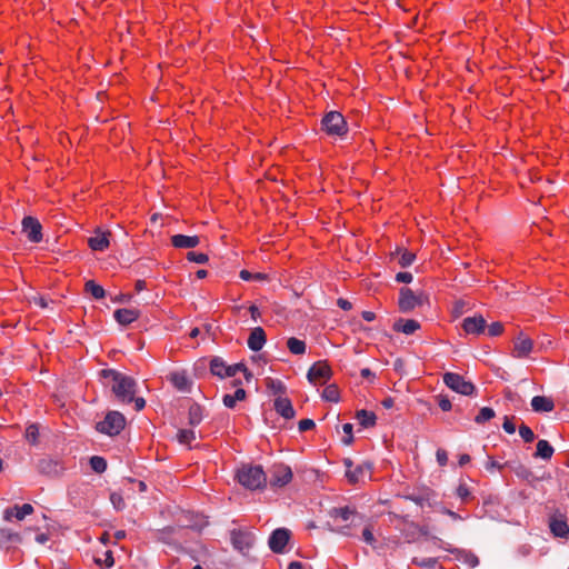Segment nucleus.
<instances>
[{
    "label": "nucleus",
    "instance_id": "obj_1",
    "mask_svg": "<svg viewBox=\"0 0 569 569\" xmlns=\"http://www.w3.org/2000/svg\"><path fill=\"white\" fill-rule=\"evenodd\" d=\"M100 376L111 387V391L118 401L122 403L132 402L137 392V382L133 378L114 369H103L100 371Z\"/></svg>",
    "mask_w": 569,
    "mask_h": 569
},
{
    "label": "nucleus",
    "instance_id": "obj_2",
    "mask_svg": "<svg viewBox=\"0 0 569 569\" xmlns=\"http://www.w3.org/2000/svg\"><path fill=\"white\" fill-rule=\"evenodd\" d=\"M237 479L240 485L249 490L261 489L267 483V477L261 466L242 465L237 470Z\"/></svg>",
    "mask_w": 569,
    "mask_h": 569
},
{
    "label": "nucleus",
    "instance_id": "obj_3",
    "mask_svg": "<svg viewBox=\"0 0 569 569\" xmlns=\"http://www.w3.org/2000/svg\"><path fill=\"white\" fill-rule=\"evenodd\" d=\"M126 426V418L119 411H109L96 426L97 431L110 437L119 435Z\"/></svg>",
    "mask_w": 569,
    "mask_h": 569
},
{
    "label": "nucleus",
    "instance_id": "obj_4",
    "mask_svg": "<svg viewBox=\"0 0 569 569\" xmlns=\"http://www.w3.org/2000/svg\"><path fill=\"white\" fill-rule=\"evenodd\" d=\"M322 129L330 136L342 137L347 133V123L340 112L331 111L322 119Z\"/></svg>",
    "mask_w": 569,
    "mask_h": 569
},
{
    "label": "nucleus",
    "instance_id": "obj_5",
    "mask_svg": "<svg viewBox=\"0 0 569 569\" xmlns=\"http://www.w3.org/2000/svg\"><path fill=\"white\" fill-rule=\"evenodd\" d=\"M443 382L448 388L463 396H471L476 390L471 381H467L462 376L453 372L445 373Z\"/></svg>",
    "mask_w": 569,
    "mask_h": 569
},
{
    "label": "nucleus",
    "instance_id": "obj_6",
    "mask_svg": "<svg viewBox=\"0 0 569 569\" xmlns=\"http://www.w3.org/2000/svg\"><path fill=\"white\" fill-rule=\"evenodd\" d=\"M332 376V370L327 363V361H317L315 362L308 370L307 379L312 385H323L326 383Z\"/></svg>",
    "mask_w": 569,
    "mask_h": 569
},
{
    "label": "nucleus",
    "instance_id": "obj_7",
    "mask_svg": "<svg viewBox=\"0 0 569 569\" xmlns=\"http://www.w3.org/2000/svg\"><path fill=\"white\" fill-rule=\"evenodd\" d=\"M406 500L412 501L419 507H435L437 505V493L430 488H421L403 496Z\"/></svg>",
    "mask_w": 569,
    "mask_h": 569
},
{
    "label": "nucleus",
    "instance_id": "obj_8",
    "mask_svg": "<svg viewBox=\"0 0 569 569\" xmlns=\"http://www.w3.org/2000/svg\"><path fill=\"white\" fill-rule=\"evenodd\" d=\"M231 541L236 549L244 553L253 547L256 536L250 531L233 530L231 532Z\"/></svg>",
    "mask_w": 569,
    "mask_h": 569
},
{
    "label": "nucleus",
    "instance_id": "obj_9",
    "mask_svg": "<svg viewBox=\"0 0 569 569\" xmlns=\"http://www.w3.org/2000/svg\"><path fill=\"white\" fill-rule=\"evenodd\" d=\"M291 532L287 528H278L269 537L268 546L274 553H282L290 539Z\"/></svg>",
    "mask_w": 569,
    "mask_h": 569
},
{
    "label": "nucleus",
    "instance_id": "obj_10",
    "mask_svg": "<svg viewBox=\"0 0 569 569\" xmlns=\"http://www.w3.org/2000/svg\"><path fill=\"white\" fill-rule=\"evenodd\" d=\"M37 469L41 475L53 478L60 476L64 467L58 459L44 457L38 461Z\"/></svg>",
    "mask_w": 569,
    "mask_h": 569
},
{
    "label": "nucleus",
    "instance_id": "obj_11",
    "mask_svg": "<svg viewBox=\"0 0 569 569\" xmlns=\"http://www.w3.org/2000/svg\"><path fill=\"white\" fill-rule=\"evenodd\" d=\"M203 237L199 236H184V234H173L170 237L171 244L176 249H192L198 246H207L203 242Z\"/></svg>",
    "mask_w": 569,
    "mask_h": 569
},
{
    "label": "nucleus",
    "instance_id": "obj_12",
    "mask_svg": "<svg viewBox=\"0 0 569 569\" xmlns=\"http://www.w3.org/2000/svg\"><path fill=\"white\" fill-rule=\"evenodd\" d=\"M42 227L38 219L33 217H24L22 220V231L32 242H39L42 239Z\"/></svg>",
    "mask_w": 569,
    "mask_h": 569
},
{
    "label": "nucleus",
    "instance_id": "obj_13",
    "mask_svg": "<svg viewBox=\"0 0 569 569\" xmlns=\"http://www.w3.org/2000/svg\"><path fill=\"white\" fill-rule=\"evenodd\" d=\"M292 479V470L289 466L278 465L273 467L270 486L271 487H283L288 485Z\"/></svg>",
    "mask_w": 569,
    "mask_h": 569
},
{
    "label": "nucleus",
    "instance_id": "obj_14",
    "mask_svg": "<svg viewBox=\"0 0 569 569\" xmlns=\"http://www.w3.org/2000/svg\"><path fill=\"white\" fill-rule=\"evenodd\" d=\"M398 306L401 312L408 313L416 307H419V301L416 299V295L410 288L402 287L399 291Z\"/></svg>",
    "mask_w": 569,
    "mask_h": 569
},
{
    "label": "nucleus",
    "instance_id": "obj_15",
    "mask_svg": "<svg viewBox=\"0 0 569 569\" xmlns=\"http://www.w3.org/2000/svg\"><path fill=\"white\" fill-rule=\"evenodd\" d=\"M167 378L178 391H191L192 380L188 377L184 370L172 371L168 375Z\"/></svg>",
    "mask_w": 569,
    "mask_h": 569
},
{
    "label": "nucleus",
    "instance_id": "obj_16",
    "mask_svg": "<svg viewBox=\"0 0 569 569\" xmlns=\"http://www.w3.org/2000/svg\"><path fill=\"white\" fill-rule=\"evenodd\" d=\"M532 349L533 341L520 332L513 342L512 356L515 358H525L532 351Z\"/></svg>",
    "mask_w": 569,
    "mask_h": 569
},
{
    "label": "nucleus",
    "instance_id": "obj_17",
    "mask_svg": "<svg viewBox=\"0 0 569 569\" xmlns=\"http://www.w3.org/2000/svg\"><path fill=\"white\" fill-rule=\"evenodd\" d=\"M487 322L482 316L467 317L462 320L461 327L468 335H480L485 331Z\"/></svg>",
    "mask_w": 569,
    "mask_h": 569
},
{
    "label": "nucleus",
    "instance_id": "obj_18",
    "mask_svg": "<svg viewBox=\"0 0 569 569\" xmlns=\"http://www.w3.org/2000/svg\"><path fill=\"white\" fill-rule=\"evenodd\" d=\"M33 512V507L30 503H24L22 506H13L12 508H7L3 511V519L6 521H11L12 518L17 520H23L27 516Z\"/></svg>",
    "mask_w": 569,
    "mask_h": 569
},
{
    "label": "nucleus",
    "instance_id": "obj_19",
    "mask_svg": "<svg viewBox=\"0 0 569 569\" xmlns=\"http://www.w3.org/2000/svg\"><path fill=\"white\" fill-rule=\"evenodd\" d=\"M90 249H104L111 246V232L97 229L88 239Z\"/></svg>",
    "mask_w": 569,
    "mask_h": 569
},
{
    "label": "nucleus",
    "instance_id": "obj_20",
    "mask_svg": "<svg viewBox=\"0 0 569 569\" xmlns=\"http://www.w3.org/2000/svg\"><path fill=\"white\" fill-rule=\"evenodd\" d=\"M371 463L362 462L356 466L352 470H346V477L349 482L357 483L362 481L367 476L370 475Z\"/></svg>",
    "mask_w": 569,
    "mask_h": 569
},
{
    "label": "nucleus",
    "instance_id": "obj_21",
    "mask_svg": "<svg viewBox=\"0 0 569 569\" xmlns=\"http://www.w3.org/2000/svg\"><path fill=\"white\" fill-rule=\"evenodd\" d=\"M274 410L284 419H292L296 416V411L289 398L278 397L273 403Z\"/></svg>",
    "mask_w": 569,
    "mask_h": 569
},
{
    "label": "nucleus",
    "instance_id": "obj_22",
    "mask_svg": "<svg viewBox=\"0 0 569 569\" xmlns=\"http://www.w3.org/2000/svg\"><path fill=\"white\" fill-rule=\"evenodd\" d=\"M266 332L261 327H256L251 330L248 338V347L252 351H260L266 343Z\"/></svg>",
    "mask_w": 569,
    "mask_h": 569
},
{
    "label": "nucleus",
    "instance_id": "obj_23",
    "mask_svg": "<svg viewBox=\"0 0 569 569\" xmlns=\"http://www.w3.org/2000/svg\"><path fill=\"white\" fill-rule=\"evenodd\" d=\"M113 317L119 325L128 326L140 317V311L137 309H117Z\"/></svg>",
    "mask_w": 569,
    "mask_h": 569
},
{
    "label": "nucleus",
    "instance_id": "obj_24",
    "mask_svg": "<svg viewBox=\"0 0 569 569\" xmlns=\"http://www.w3.org/2000/svg\"><path fill=\"white\" fill-rule=\"evenodd\" d=\"M392 329L407 336L415 333L420 329V323L415 319H398L395 321Z\"/></svg>",
    "mask_w": 569,
    "mask_h": 569
},
{
    "label": "nucleus",
    "instance_id": "obj_25",
    "mask_svg": "<svg viewBox=\"0 0 569 569\" xmlns=\"http://www.w3.org/2000/svg\"><path fill=\"white\" fill-rule=\"evenodd\" d=\"M549 528L555 537L567 538L569 535V526L563 517H552Z\"/></svg>",
    "mask_w": 569,
    "mask_h": 569
},
{
    "label": "nucleus",
    "instance_id": "obj_26",
    "mask_svg": "<svg viewBox=\"0 0 569 569\" xmlns=\"http://www.w3.org/2000/svg\"><path fill=\"white\" fill-rule=\"evenodd\" d=\"M531 408L535 412H550L555 409V402L549 397L535 396L531 399Z\"/></svg>",
    "mask_w": 569,
    "mask_h": 569
},
{
    "label": "nucleus",
    "instance_id": "obj_27",
    "mask_svg": "<svg viewBox=\"0 0 569 569\" xmlns=\"http://www.w3.org/2000/svg\"><path fill=\"white\" fill-rule=\"evenodd\" d=\"M21 536L7 528L0 529V548H9L11 545L20 543Z\"/></svg>",
    "mask_w": 569,
    "mask_h": 569
},
{
    "label": "nucleus",
    "instance_id": "obj_28",
    "mask_svg": "<svg viewBox=\"0 0 569 569\" xmlns=\"http://www.w3.org/2000/svg\"><path fill=\"white\" fill-rule=\"evenodd\" d=\"M391 260H398V263L402 268H407L412 264V262L416 260V254L413 251H396L390 254Z\"/></svg>",
    "mask_w": 569,
    "mask_h": 569
},
{
    "label": "nucleus",
    "instance_id": "obj_29",
    "mask_svg": "<svg viewBox=\"0 0 569 569\" xmlns=\"http://www.w3.org/2000/svg\"><path fill=\"white\" fill-rule=\"evenodd\" d=\"M246 397H247V392H246V390H244V389H242V388H238V389L234 391V393H233V395H229V393L224 395V396L222 397V402H223V405H224L227 408L232 409V408H234V407H236L237 401H242V400H244V399H246Z\"/></svg>",
    "mask_w": 569,
    "mask_h": 569
},
{
    "label": "nucleus",
    "instance_id": "obj_30",
    "mask_svg": "<svg viewBox=\"0 0 569 569\" xmlns=\"http://www.w3.org/2000/svg\"><path fill=\"white\" fill-rule=\"evenodd\" d=\"M229 365L226 363V361L220 357H213L210 360V372L213 376L219 377L220 379L226 378L223 372H226V369H228Z\"/></svg>",
    "mask_w": 569,
    "mask_h": 569
},
{
    "label": "nucleus",
    "instance_id": "obj_31",
    "mask_svg": "<svg viewBox=\"0 0 569 569\" xmlns=\"http://www.w3.org/2000/svg\"><path fill=\"white\" fill-rule=\"evenodd\" d=\"M356 417L363 428H371L376 425L377 417L372 411L362 409L357 411Z\"/></svg>",
    "mask_w": 569,
    "mask_h": 569
},
{
    "label": "nucleus",
    "instance_id": "obj_32",
    "mask_svg": "<svg viewBox=\"0 0 569 569\" xmlns=\"http://www.w3.org/2000/svg\"><path fill=\"white\" fill-rule=\"evenodd\" d=\"M555 450L552 446L547 440H539L537 442V450H536V457L542 458L545 460H549Z\"/></svg>",
    "mask_w": 569,
    "mask_h": 569
},
{
    "label": "nucleus",
    "instance_id": "obj_33",
    "mask_svg": "<svg viewBox=\"0 0 569 569\" xmlns=\"http://www.w3.org/2000/svg\"><path fill=\"white\" fill-rule=\"evenodd\" d=\"M84 290L97 300L102 299L106 296L104 289L93 280H88L84 283Z\"/></svg>",
    "mask_w": 569,
    "mask_h": 569
},
{
    "label": "nucleus",
    "instance_id": "obj_34",
    "mask_svg": "<svg viewBox=\"0 0 569 569\" xmlns=\"http://www.w3.org/2000/svg\"><path fill=\"white\" fill-rule=\"evenodd\" d=\"M24 439L31 445L36 446L39 442V426L37 423H30L27 426L24 431Z\"/></svg>",
    "mask_w": 569,
    "mask_h": 569
},
{
    "label": "nucleus",
    "instance_id": "obj_35",
    "mask_svg": "<svg viewBox=\"0 0 569 569\" xmlns=\"http://www.w3.org/2000/svg\"><path fill=\"white\" fill-rule=\"evenodd\" d=\"M189 423L198 426L202 420V408L198 403H192L188 412Z\"/></svg>",
    "mask_w": 569,
    "mask_h": 569
},
{
    "label": "nucleus",
    "instance_id": "obj_36",
    "mask_svg": "<svg viewBox=\"0 0 569 569\" xmlns=\"http://www.w3.org/2000/svg\"><path fill=\"white\" fill-rule=\"evenodd\" d=\"M287 347L293 355H303L306 352V343L305 341L291 337L287 341Z\"/></svg>",
    "mask_w": 569,
    "mask_h": 569
},
{
    "label": "nucleus",
    "instance_id": "obj_37",
    "mask_svg": "<svg viewBox=\"0 0 569 569\" xmlns=\"http://www.w3.org/2000/svg\"><path fill=\"white\" fill-rule=\"evenodd\" d=\"M266 386L270 392L278 395L279 397L286 392V386L280 380L267 378Z\"/></svg>",
    "mask_w": 569,
    "mask_h": 569
},
{
    "label": "nucleus",
    "instance_id": "obj_38",
    "mask_svg": "<svg viewBox=\"0 0 569 569\" xmlns=\"http://www.w3.org/2000/svg\"><path fill=\"white\" fill-rule=\"evenodd\" d=\"M322 398L326 401L338 402L340 400L338 387L336 385L327 386L322 391Z\"/></svg>",
    "mask_w": 569,
    "mask_h": 569
},
{
    "label": "nucleus",
    "instance_id": "obj_39",
    "mask_svg": "<svg viewBox=\"0 0 569 569\" xmlns=\"http://www.w3.org/2000/svg\"><path fill=\"white\" fill-rule=\"evenodd\" d=\"M89 462L91 469L97 473H102L107 469V461L100 456H92Z\"/></svg>",
    "mask_w": 569,
    "mask_h": 569
},
{
    "label": "nucleus",
    "instance_id": "obj_40",
    "mask_svg": "<svg viewBox=\"0 0 569 569\" xmlns=\"http://www.w3.org/2000/svg\"><path fill=\"white\" fill-rule=\"evenodd\" d=\"M495 410L489 407H483L480 409L479 413L476 416V423H485L495 417Z\"/></svg>",
    "mask_w": 569,
    "mask_h": 569
},
{
    "label": "nucleus",
    "instance_id": "obj_41",
    "mask_svg": "<svg viewBox=\"0 0 569 569\" xmlns=\"http://www.w3.org/2000/svg\"><path fill=\"white\" fill-rule=\"evenodd\" d=\"M177 439L180 443L189 445L192 440L196 439V433L191 429H180L178 430Z\"/></svg>",
    "mask_w": 569,
    "mask_h": 569
},
{
    "label": "nucleus",
    "instance_id": "obj_42",
    "mask_svg": "<svg viewBox=\"0 0 569 569\" xmlns=\"http://www.w3.org/2000/svg\"><path fill=\"white\" fill-rule=\"evenodd\" d=\"M330 515L332 517H339L343 521H348L355 515V511L352 509H350L349 507L333 508L331 510Z\"/></svg>",
    "mask_w": 569,
    "mask_h": 569
},
{
    "label": "nucleus",
    "instance_id": "obj_43",
    "mask_svg": "<svg viewBox=\"0 0 569 569\" xmlns=\"http://www.w3.org/2000/svg\"><path fill=\"white\" fill-rule=\"evenodd\" d=\"M413 562L416 565H418L419 567H423V568H428V569H433L437 566V563H438V559L437 558H432V557H422V558L416 557L413 559Z\"/></svg>",
    "mask_w": 569,
    "mask_h": 569
},
{
    "label": "nucleus",
    "instance_id": "obj_44",
    "mask_svg": "<svg viewBox=\"0 0 569 569\" xmlns=\"http://www.w3.org/2000/svg\"><path fill=\"white\" fill-rule=\"evenodd\" d=\"M520 437L525 442L529 443L535 440L533 431L525 423H521L518 428Z\"/></svg>",
    "mask_w": 569,
    "mask_h": 569
},
{
    "label": "nucleus",
    "instance_id": "obj_45",
    "mask_svg": "<svg viewBox=\"0 0 569 569\" xmlns=\"http://www.w3.org/2000/svg\"><path fill=\"white\" fill-rule=\"evenodd\" d=\"M187 259L196 263H206L209 257L203 252L188 251Z\"/></svg>",
    "mask_w": 569,
    "mask_h": 569
},
{
    "label": "nucleus",
    "instance_id": "obj_46",
    "mask_svg": "<svg viewBox=\"0 0 569 569\" xmlns=\"http://www.w3.org/2000/svg\"><path fill=\"white\" fill-rule=\"evenodd\" d=\"M352 429H353V427L351 423H345L342 426L345 436L342 437L341 442L345 446H350L353 442Z\"/></svg>",
    "mask_w": 569,
    "mask_h": 569
},
{
    "label": "nucleus",
    "instance_id": "obj_47",
    "mask_svg": "<svg viewBox=\"0 0 569 569\" xmlns=\"http://www.w3.org/2000/svg\"><path fill=\"white\" fill-rule=\"evenodd\" d=\"M244 370H246V365L242 362H239V363L229 366L228 369H226V372H223V375L226 376V378L234 377L238 372H242Z\"/></svg>",
    "mask_w": 569,
    "mask_h": 569
},
{
    "label": "nucleus",
    "instance_id": "obj_48",
    "mask_svg": "<svg viewBox=\"0 0 569 569\" xmlns=\"http://www.w3.org/2000/svg\"><path fill=\"white\" fill-rule=\"evenodd\" d=\"M110 501L117 510H122L126 506L122 496L118 492H112L110 495Z\"/></svg>",
    "mask_w": 569,
    "mask_h": 569
},
{
    "label": "nucleus",
    "instance_id": "obj_49",
    "mask_svg": "<svg viewBox=\"0 0 569 569\" xmlns=\"http://www.w3.org/2000/svg\"><path fill=\"white\" fill-rule=\"evenodd\" d=\"M456 495L462 500L466 501L470 496L471 492L466 483H460L456 489Z\"/></svg>",
    "mask_w": 569,
    "mask_h": 569
},
{
    "label": "nucleus",
    "instance_id": "obj_50",
    "mask_svg": "<svg viewBox=\"0 0 569 569\" xmlns=\"http://www.w3.org/2000/svg\"><path fill=\"white\" fill-rule=\"evenodd\" d=\"M503 332V325L501 322H492L488 327V333L490 337H497L500 336Z\"/></svg>",
    "mask_w": 569,
    "mask_h": 569
},
{
    "label": "nucleus",
    "instance_id": "obj_51",
    "mask_svg": "<svg viewBox=\"0 0 569 569\" xmlns=\"http://www.w3.org/2000/svg\"><path fill=\"white\" fill-rule=\"evenodd\" d=\"M513 470L516 475L521 479H529L532 476V472L522 465H518Z\"/></svg>",
    "mask_w": 569,
    "mask_h": 569
},
{
    "label": "nucleus",
    "instance_id": "obj_52",
    "mask_svg": "<svg viewBox=\"0 0 569 569\" xmlns=\"http://www.w3.org/2000/svg\"><path fill=\"white\" fill-rule=\"evenodd\" d=\"M316 427V423L312 419H302L298 423V429L300 432H305L311 430Z\"/></svg>",
    "mask_w": 569,
    "mask_h": 569
},
{
    "label": "nucleus",
    "instance_id": "obj_53",
    "mask_svg": "<svg viewBox=\"0 0 569 569\" xmlns=\"http://www.w3.org/2000/svg\"><path fill=\"white\" fill-rule=\"evenodd\" d=\"M513 418L515 417L510 418V417L506 416L505 419H503L502 428L509 435H512L516 431V426H515V423L512 421Z\"/></svg>",
    "mask_w": 569,
    "mask_h": 569
},
{
    "label": "nucleus",
    "instance_id": "obj_54",
    "mask_svg": "<svg viewBox=\"0 0 569 569\" xmlns=\"http://www.w3.org/2000/svg\"><path fill=\"white\" fill-rule=\"evenodd\" d=\"M96 561L100 565H104L106 568H111L114 565V559L111 551H107L102 560L98 559Z\"/></svg>",
    "mask_w": 569,
    "mask_h": 569
},
{
    "label": "nucleus",
    "instance_id": "obj_55",
    "mask_svg": "<svg viewBox=\"0 0 569 569\" xmlns=\"http://www.w3.org/2000/svg\"><path fill=\"white\" fill-rule=\"evenodd\" d=\"M465 563L471 568H475L479 565V559L475 553L468 552L465 555L463 559Z\"/></svg>",
    "mask_w": 569,
    "mask_h": 569
},
{
    "label": "nucleus",
    "instance_id": "obj_56",
    "mask_svg": "<svg viewBox=\"0 0 569 569\" xmlns=\"http://www.w3.org/2000/svg\"><path fill=\"white\" fill-rule=\"evenodd\" d=\"M438 405L443 411H449L452 407L451 401L446 396H439L438 398Z\"/></svg>",
    "mask_w": 569,
    "mask_h": 569
},
{
    "label": "nucleus",
    "instance_id": "obj_57",
    "mask_svg": "<svg viewBox=\"0 0 569 569\" xmlns=\"http://www.w3.org/2000/svg\"><path fill=\"white\" fill-rule=\"evenodd\" d=\"M508 465H509L508 462H506L505 465H501L498 461H496L495 459H492L491 457H489L488 462L486 463V468L489 471H491L493 469L501 470L505 466H508Z\"/></svg>",
    "mask_w": 569,
    "mask_h": 569
},
{
    "label": "nucleus",
    "instance_id": "obj_58",
    "mask_svg": "<svg viewBox=\"0 0 569 569\" xmlns=\"http://www.w3.org/2000/svg\"><path fill=\"white\" fill-rule=\"evenodd\" d=\"M437 461L440 466H446L448 462V455L447 451L443 449H438L436 452Z\"/></svg>",
    "mask_w": 569,
    "mask_h": 569
},
{
    "label": "nucleus",
    "instance_id": "obj_59",
    "mask_svg": "<svg viewBox=\"0 0 569 569\" xmlns=\"http://www.w3.org/2000/svg\"><path fill=\"white\" fill-rule=\"evenodd\" d=\"M413 277L410 272H398L396 274V280L398 282H403V283H410L412 281Z\"/></svg>",
    "mask_w": 569,
    "mask_h": 569
},
{
    "label": "nucleus",
    "instance_id": "obj_60",
    "mask_svg": "<svg viewBox=\"0 0 569 569\" xmlns=\"http://www.w3.org/2000/svg\"><path fill=\"white\" fill-rule=\"evenodd\" d=\"M362 538L363 540L369 543V545H372L375 542V537H373V533L371 531V529L369 527H366L362 531Z\"/></svg>",
    "mask_w": 569,
    "mask_h": 569
},
{
    "label": "nucleus",
    "instance_id": "obj_61",
    "mask_svg": "<svg viewBox=\"0 0 569 569\" xmlns=\"http://www.w3.org/2000/svg\"><path fill=\"white\" fill-rule=\"evenodd\" d=\"M33 302L38 305L40 308L44 309L49 306L48 300L42 296H34L32 298Z\"/></svg>",
    "mask_w": 569,
    "mask_h": 569
},
{
    "label": "nucleus",
    "instance_id": "obj_62",
    "mask_svg": "<svg viewBox=\"0 0 569 569\" xmlns=\"http://www.w3.org/2000/svg\"><path fill=\"white\" fill-rule=\"evenodd\" d=\"M132 402H134V409L137 411L142 410L146 406V400L141 397H136V395L133 396Z\"/></svg>",
    "mask_w": 569,
    "mask_h": 569
},
{
    "label": "nucleus",
    "instance_id": "obj_63",
    "mask_svg": "<svg viewBox=\"0 0 569 569\" xmlns=\"http://www.w3.org/2000/svg\"><path fill=\"white\" fill-rule=\"evenodd\" d=\"M337 305L342 309V310H350L352 308V303L347 300V299H343V298H339L337 300Z\"/></svg>",
    "mask_w": 569,
    "mask_h": 569
},
{
    "label": "nucleus",
    "instance_id": "obj_64",
    "mask_svg": "<svg viewBox=\"0 0 569 569\" xmlns=\"http://www.w3.org/2000/svg\"><path fill=\"white\" fill-rule=\"evenodd\" d=\"M249 311H250L251 318H252L254 321H257V320L260 318V316H261V313H260V311H259L258 307H257V306H254V305L250 306Z\"/></svg>",
    "mask_w": 569,
    "mask_h": 569
}]
</instances>
